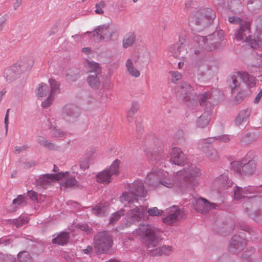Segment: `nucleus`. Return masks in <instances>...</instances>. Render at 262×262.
I'll return each mask as SVG.
<instances>
[{
	"label": "nucleus",
	"instance_id": "423d86ee",
	"mask_svg": "<svg viewBox=\"0 0 262 262\" xmlns=\"http://www.w3.org/2000/svg\"><path fill=\"white\" fill-rule=\"evenodd\" d=\"M93 36L94 40L97 42L110 41L116 40L118 33L115 28L108 24H105L100 25L95 29Z\"/></svg>",
	"mask_w": 262,
	"mask_h": 262
},
{
	"label": "nucleus",
	"instance_id": "1a4fd4ad",
	"mask_svg": "<svg viewBox=\"0 0 262 262\" xmlns=\"http://www.w3.org/2000/svg\"><path fill=\"white\" fill-rule=\"evenodd\" d=\"M223 33L222 31L215 32L213 34L208 36L207 37H204L200 35H194L193 36V41L194 42V47L193 51L195 54H199L200 50L203 49L211 51L216 48L215 46L211 47L208 46V41L211 40L212 37L216 36V35L219 36V40H222Z\"/></svg>",
	"mask_w": 262,
	"mask_h": 262
},
{
	"label": "nucleus",
	"instance_id": "4c0bfd02",
	"mask_svg": "<svg viewBox=\"0 0 262 262\" xmlns=\"http://www.w3.org/2000/svg\"><path fill=\"white\" fill-rule=\"evenodd\" d=\"M147 155H150L153 157L155 160H160L163 156V150L162 147H159V149H157L156 150H154L152 151H150L147 153Z\"/></svg>",
	"mask_w": 262,
	"mask_h": 262
},
{
	"label": "nucleus",
	"instance_id": "a878e982",
	"mask_svg": "<svg viewBox=\"0 0 262 262\" xmlns=\"http://www.w3.org/2000/svg\"><path fill=\"white\" fill-rule=\"evenodd\" d=\"M14 65L6 69L4 72V76L7 81L12 82L17 79L20 74Z\"/></svg>",
	"mask_w": 262,
	"mask_h": 262
},
{
	"label": "nucleus",
	"instance_id": "ea45409f",
	"mask_svg": "<svg viewBox=\"0 0 262 262\" xmlns=\"http://www.w3.org/2000/svg\"><path fill=\"white\" fill-rule=\"evenodd\" d=\"M124 214V210L120 209L113 213L110 217V224H114L117 221H118L121 216Z\"/></svg>",
	"mask_w": 262,
	"mask_h": 262
},
{
	"label": "nucleus",
	"instance_id": "338daca9",
	"mask_svg": "<svg viewBox=\"0 0 262 262\" xmlns=\"http://www.w3.org/2000/svg\"><path fill=\"white\" fill-rule=\"evenodd\" d=\"M82 52L85 53L87 55H89L91 53V50L90 48H84L82 49Z\"/></svg>",
	"mask_w": 262,
	"mask_h": 262
},
{
	"label": "nucleus",
	"instance_id": "f3484780",
	"mask_svg": "<svg viewBox=\"0 0 262 262\" xmlns=\"http://www.w3.org/2000/svg\"><path fill=\"white\" fill-rule=\"evenodd\" d=\"M145 210L141 206H136L127 213V220L130 223H134L142 220L144 217Z\"/></svg>",
	"mask_w": 262,
	"mask_h": 262
},
{
	"label": "nucleus",
	"instance_id": "5fc2aeb1",
	"mask_svg": "<svg viewBox=\"0 0 262 262\" xmlns=\"http://www.w3.org/2000/svg\"><path fill=\"white\" fill-rule=\"evenodd\" d=\"M229 21L231 24H238L241 25V24H243V22H246L247 21L243 20L240 19L238 17L236 16H231L228 18Z\"/></svg>",
	"mask_w": 262,
	"mask_h": 262
},
{
	"label": "nucleus",
	"instance_id": "e433bc0d",
	"mask_svg": "<svg viewBox=\"0 0 262 262\" xmlns=\"http://www.w3.org/2000/svg\"><path fill=\"white\" fill-rule=\"evenodd\" d=\"M107 211L106 207L100 204L92 209V213L96 215H103Z\"/></svg>",
	"mask_w": 262,
	"mask_h": 262
},
{
	"label": "nucleus",
	"instance_id": "052dcab7",
	"mask_svg": "<svg viewBox=\"0 0 262 262\" xmlns=\"http://www.w3.org/2000/svg\"><path fill=\"white\" fill-rule=\"evenodd\" d=\"M9 110H10V109H8L7 110V113H6V116L5 117V121H4L5 127V129H6V134L7 133L8 130V123H9L8 113H9Z\"/></svg>",
	"mask_w": 262,
	"mask_h": 262
},
{
	"label": "nucleus",
	"instance_id": "20e7f679",
	"mask_svg": "<svg viewBox=\"0 0 262 262\" xmlns=\"http://www.w3.org/2000/svg\"><path fill=\"white\" fill-rule=\"evenodd\" d=\"M49 82L50 88L47 84L41 83L36 90V94L38 98L42 99L47 96V98L41 103L42 106L45 108H48L51 105L59 91V84L55 80L50 79Z\"/></svg>",
	"mask_w": 262,
	"mask_h": 262
},
{
	"label": "nucleus",
	"instance_id": "f704fd0d",
	"mask_svg": "<svg viewBox=\"0 0 262 262\" xmlns=\"http://www.w3.org/2000/svg\"><path fill=\"white\" fill-rule=\"evenodd\" d=\"M69 238V236L67 232H61L56 238L53 239L52 243L63 246L67 244Z\"/></svg>",
	"mask_w": 262,
	"mask_h": 262
},
{
	"label": "nucleus",
	"instance_id": "412c9836",
	"mask_svg": "<svg viewBox=\"0 0 262 262\" xmlns=\"http://www.w3.org/2000/svg\"><path fill=\"white\" fill-rule=\"evenodd\" d=\"M33 62L31 59L23 58L18 60L14 65L15 68L21 74L31 69Z\"/></svg>",
	"mask_w": 262,
	"mask_h": 262
},
{
	"label": "nucleus",
	"instance_id": "dca6fc26",
	"mask_svg": "<svg viewBox=\"0 0 262 262\" xmlns=\"http://www.w3.org/2000/svg\"><path fill=\"white\" fill-rule=\"evenodd\" d=\"M234 165L238 166V170L241 174L250 175L255 169V163L253 160H250L247 162V160H244L242 162H235Z\"/></svg>",
	"mask_w": 262,
	"mask_h": 262
},
{
	"label": "nucleus",
	"instance_id": "864d4df0",
	"mask_svg": "<svg viewBox=\"0 0 262 262\" xmlns=\"http://www.w3.org/2000/svg\"><path fill=\"white\" fill-rule=\"evenodd\" d=\"M216 140L224 143H228L231 140V136L228 135H222L216 136Z\"/></svg>",
	"mask_w": 262,
	"mask_h": 262
},
{
	"label": "nucleus",
	"instance_id": "37998d69",
	"mask_svg": "<svg viewBox=\"0 0 262 262\" xmlns=\"http://www.w3.org/2000/svg\"><path fill=\"white\" fill-rule=\"evenodd\" d=\"M17 256L18 258L21 262H31V257L26 251L20 252Z\"/></svg>",
	"mask_w": 262,
	"mask_h": 262
},
{
	"label": "nucleus",
	"instance_id": "7c9ffc66",
	"mask_svg": "<svg viewBox=\"0 0 262 262\" xmlns=\"http://www.w3.org/2000/svg\"><path fill=\"white\" fill-rule=\"evenodd\" d=\"M137 196L131 194L128 190V192H123L122 195L120 197V201L124 206H127L128 204L137 201Z\"/></svg>",
	"mask_w": 262,
	"mask_h": 262
},
{
	"label": "nucleus",
	"instance_id": "774afa93",
	"mask_svg": "<svg viewBox=\"0 0 262 262\" xmlns=\"http://www.w3.org/2000/svg\"><path fill=\"white\" fill-rule=\"evenodd\" d=\"M242 229L243 230H244V231H246L247 232H248L249 234H250V232L251 231H252L250 228L248 226H244V227H242Z\"/></svg>",
	"mask_w": 262,
	"mask_h": 262
},
{
	"label": "nucleus",
	"instance_id": "8fccbe9b",
	"mask_svg": "<svg viewBox=\"0 0 262 262\" xmlns=\"http://www.w3.org/2000/svg\"><path fill=\"white\" fill-rule=\"evenodd\" d=\"M138 105L137 103H133L128 111L127 114V118L129 119V118H132L133 116L138 111Z\"/></svg>",
	"mask_w": 262,
	"mask_h": 262
},
{
	"label": "nucleus",
	"instance_id": "79ce46f5",
	"mask_svg": "<svg viewBox=\"0 0 262 262\" xmlns=\"http://www.w3.org/2000/svg\"><path fill=\"white\" fill-rule=\"evenodd\" d=\"M29 219L26 216H20L18 219L13 220V223L16 225V227L22 226L28 223Z\"/></svg>",
	"mask_w": 262,
	"mask_h": 262
},
{
	"label": "nucleus",
	"instance_id": "69168bd1",
	"mask_svg": "<svg viewBox=\"0 0 262 262\" xmlns=\"http://www.w3.org/2000/svg\"><path fill=\"white\" fill-rule=\"evenodd\" d=\"M80 229L81 230H83V231H89V227L86 224L82 225L80 226Z\"/></svg>",
	"mask_w": 262,
	"mask_h": 262
},
{
	"label": "nucleus",
	"instance_id": "9b49d317",
	"mask_svg": "<svg viewBox=\"0 0 262 262\" xmlns=\"http://www.w3.org/2000/svg\"><path fill=\"white\" fill-rule=\"evenodd\" d=\"M62 118L68 122H74L80 115L79 108L72 104H66L61 112Z\"/></svg>",
	"mask_w": 262,
	"mask_h": 262
},
{
	"label": "nucleus",
	"instance_id": "13d9d810",
	"mask_svg": "<svg viewBox=\"0 0 262 262\" xmlns=\"http://www.w3.org/2000/svg\"><path fill=\"white\" fill-rule=\"evenodd\" d=\"M28 148L27 145H24L21 146H16L15 147V152L19 154L21 152L25 151Z\"/></svg>",
	"mask_w": 262,
	"mask_h": 262
},
{
	"label": "nucleus",
	"instance_id": "c85d7f7f",
	"mask_svg": "<svg viewBox=\"0 0 262 262\" xmlns=\"http://www.w3.org/2000/svg\"><path fill=\"white\" fill-rule=\"evenodd\" d=\"M136 41V35L134 32L130 31L123 37L122 40V47L124 49H127L132 47Z\"/></svg>",
	"mask_w": 262,
	"mask_h": 262
},
{
	"label": "nucleus",
	"instance_id": "a211bd4d",
	"mask_svg": "<svg viewBox=\"0 0 262 262\" xmlns=\"http://www.w3.org/2000/svg\"><path fill=\"white\" fill-rule=\"evenodd\" d=\"M196 204L194 208L201 213H206L211 209H216L217 205L214 203H211L207 200L199 198L195 200Z\"/></svg>",
	"mask_w": 262,
	"mask_h": 262
},
{
	"label": "nucleus",
	"instance_id": "6e6552de",
	"mask_svg": "<svg viewBox=\"0 0 262 262\" xmlns=\"http://www.w3.org/2000/svg\"><path fill=\"white\" fill-rule=\"evenodd\" d=\"M94 247L98 253H107L113 245L112 236L106 231L100 232L94 238Z\"/></svg>",
	"mask_w": 262,
	"mask_h": 262
},
{
	"label": "nucleus",
	"instance_id": "bb28decb",
	"mask_svg": "<svg viewBox=\"0 0 262 262\" xmlns=\"http://www.w3.org/2000/svg\"><path fill=\"white\" fill-rule=\"evenodd\" d=\"M101 74H89L86 81L89 86L94 89H99L101 84Z\"/></svg>",
	"mask_w": 262,
	"mask_h": 262
},
{
	"label": "nucleus",
	"instance_id": "393cba45",
	"mask_svg": "<svg viewBox=\"0 0 262 262\" xmlns=\"http://www.w3.org/2000/svg\"><path fill=\"white\" fill-rule=\"evenodd\" d=\"M63 174V177L59 178L58 180H61L62 182L61 185L66 188L76 186L78 184V182L76 181L74 177L70 176L69 172H61Z\"/></svg>",
	"mask_w": 262,
	"mask_h": 262
},
{
	"label": "nucleus",
	"instance_id": "f03ea898",
	"mask_svg": "<svg viewBox=\"0 0 262 262\" xmlns=\"http://www.w3.org/2000/svg\"><path fill=\"white\" fill-rule=\"evenodd\" d=\"M136 233L145 241L147 250L153 256H169L173 251V248L171 246L163 245L156 247L161 238L162 232L151 225H140L136 229Z\"/></svg>",
	"mask_w": 262,
	"mask_h": 262
},
{
	"label": "nucleus",
	"instance_id": "473e14b6",
	"mask_svg": "<svg viewBox=\"0 0 262 262\" xmlns=\"http://www.w3.org/2000/svg\"><path fill=\"white\" fill-rule=\"evenodd\" d=\"M96 181L99 183L108 184L112 181V177L105 169L98 173L96 176Z\"/></svg>",
	"mask_w": 262,
	"mask_h": 262
},
{
	"label": "nucleus",
	"instance_id": "680f3d73",
	"mask_svg": "<svg viewBox=\"0 0 262 262\" xmlns=\"http://www.w3.org/2000/svg\"><path fill=\"white\" fill-rule=\"evenodd\" d=\"M22 3V0H16L15 2L13 4V7L14 10H16L21 5Z\"/></svg>",
	"mask_w": 262,
	"mask_h": 262
},
{
	"label": "nucleus",
	"instance_id": "5701e85b",
	"mask_svg": "<svg viewBox=\"0 0 262 262\" xmlns=\"http://www.w3.org/2000/svg\"><path fill=\"white\" fill-rule=\"evenodd\" d=\"M136 60L133 58H128L125 62L126 70L132 77L138 78L140 76V71L135 67Z\"/></svg>",
	"mask_w": 262,
	"mask_h": 262
},
{
	"label": "nucleus",
	"instance_id": "49530a36",
	"mask_svg": "<svg viewBox=\"0 0 262 262\" xmlns=\"http://www.w3.org/2000/svg\"><path fill=\"white\" fill-rule=\"evenodd\" d=\"M260 187L257 186H248L244 188V194H250L260 192Z\"/></svg>",
	"mask_w": 262,
	"mask_h": 262
},
{
	"label": "nucleus",
	"instance_id": "4be33fe9",
	"mask_svg": "<svg viewBox=\"0 0 262 262\" xmlns=\"http://www.w3.org/2000/svg\"><path fill=\"white\" fill-rule=\"evenodd\" d=\"M251 110L247 108L241 111L234 119V123L237 126H244L248 122L251 114Z\"/></svg>",
	"mask_w": 262,
	"mask_h": 262
},
{
	"label": "nucleus",
	"instance_id": "c03bdc74",
	"mask_svg": "<svg viewBox=\"0 0 262 262\" xmlns=\"http://www.w3.org/2000/svg\"><path fill=\"white\" fill-rule=\"evenodd\" d=\"M26 202L25 199V196L22 195H19L17 198L14 199L12 202L13 206H23L26 205Z\"/></svg>",
	"mask_w": 262,
	"mask_h": 262
},
{
	"label": "nucleus",
	"instance_id": "a19ab883",
	"mask_svg": "<svg viewBox=\"0 0 262 262\" xmlns=\"http://www.w3.org/2000/svg\"><path fill=\"white\" fill-rule=\"evenodd\" d=\"M37 142L45 148L49 149H54L55 145L53 143L49 142L43 138L40 137L37 139Z\"/></svg>",
	"mask_w": 262,
	"mask_h": 262
},
{
	"label": "nucleus",
	"instance_id": "3c124183",
	"mask_svg": "<svg viewBox=\"0 0 262 262\" xmlns=\"http://www.w3.org/2000/svg\"><path fill=\"white\" fill-rule=\"evenodd\" d=\"M211 97V94L206 92L199 95V102L201 105H203Z\"/></svg>",
	"mask_w": 262,
	"mask_h": 262
},
{
	"label": "nucleus",
	"instance_id": "e2e57ef3",
	"mask_svg": "<svg viewBox=\"0 0 262 262\" xmlns=\"http://www.w3.org/2000/svg\"><path fill=\"white\" fill-rule=\"evenodd\" d=\"M262 97V89L260 90V92L257 94L256 95L255 100L254 102L255 103H257L259 102L260 98Z\"/></svg>",
	"mask_w": 262,
	"mask_h": 262
},
{
	"label": "nucleus",
	"instance_id": "09e8293b",
	"mask_svg": "<svg viewBox=\"0 0 262 262\" xmlns=\"http://www.w3.org/2000/svg\"><path fill=\"white\" fill-rule=\"evenodd\" d=\"M183 48L179 47L177 45H174L173 47L170 48V51L172 53L173 56L176 58L181 57V53L182 51Z\"/></svg>",
	"mask_w": 262,
	"mask_h": 262
},
{
	"label": "nucleus",
	"instance_id": "72a5a7b5",
	"mask_svg": "<svg viewBox=\"0 0 262 262\" xmlns=\"http://www.w3.org/2000/svg\"><path fill=\"white\" fill-rule=\"evenodd\" d=\"M120 164V161L118 159H116L113 161L109 168L105 169L112 177L114 176H116L119 174Z\"/></svg>",
	"mask_w": 262,
	"mask_h": 262
},
{
	"label": "nucleus",
	"instance_id": "0eeeda50",
	"mask_svg": "<svg viewBox=\"0 0 262 262\" xmlns=\"http://www.w3.org/2000/svg\"><path fill=\"white\" fill-rule=\"evenodd\" d=\"M250 22L247 21L243 22L240 25L238 31L235 34L236 39L238 41H243L250 46L253 49H257L261 47V41L252 39L250 35Z\"/></svg>",
	"mask_w": 262,
	"mask_h": 262
},
{
	"label": "nucleus",
	"instance_id": "2eb2a0df",
	"mask_svg": "<svg viewBox=\"0 0 262 262\" xmlns=\"http://www.w3.org/2000/svg\"><path fill=\"white\" fill-rule=\"evenodd\" d=\"M63 174L61 173L55 174H46L41 175L36 180V185L37 187L46 188L48 187L51 183L61 177Z\"/></svg>",
	"mask_w": 262,
	"mask_h": 262
},
{
	"label": "nucleus",
	"instance_id": "f8f14e48",
	"mask_svg": "<svg viewBox=\"0 0 262 262\" xmlns=\"http://www.w3.org/2000/svg\"><path fill=\"white\" fill-rule=\"evenodd\" d=\"M249 202L252 208L256 209L255 212L250 214L251 217L258 224H262V197L255 196L251 198Z\"/></svg>",
	"mask_w": 262,
	"mask_h": 262
},
{
	"label": "nucleus",
	"instance_id": "2f4dec72",
	"mask_svg": "<svg viewBox=\"0 0 262 262\" xmlns=\"http://www.w3.org/2000/svg\"><path fill=\"white\" fill-rule=\"evenodd\" d=\"M211 118V114L209 112H204L196 121V125L200 128L206 127L209 124Z\"/></svg>",
	"mask_w": 262,
	"mask_h": 262
},
{
	"label": "nucleus",
	"instance_id": "f257e3e1",
	"mask_svg": "<svg viewBox=\"0 0 262 262\" xmlns=\"http://www.w3.org/2000/svg\"><path fill=\"white\" fill-rule=\"evenodd\" d=\"M200 175V168L191 164L172 173L162 170L152 171L147 174L145 182L153 188H176L179 192L184 193L188 187L198 184V178Z\"/></svg>",
	"mask_w": 262,
	"mask_h": 262
},
{
	"label": "nucleus",
	"instance_id": "aec40b11",
	"mask_svg": "<svg viewBox=\"0 0 262 262\" xmlns=\"http://www.w3.org/2000/svg\"><path fill=\"white\" fill-rule=\"evenodd\" d=\"M166 212L167 213H169V214L163 219V222L167 224H170L178 220V217L180 215L181 211L180 209L173 206L167 209Z\"/></svg>",
	"mask_w": 262,
	"mask_h": 262
},
{
	"label": "nucleus",
	"instance_id": "6e6d98bb",
	"mask_svg": "<svg viewBox=\"0 0 262 262\" xmlns=\"http://www.w3.org/2000/svg\"><path fill=\"white\" fill-rule=\"evenodd\" d=\"M230 8H234L241 5L240 0H225Z\"/></svg>",
	"mask_w": 262,
	"mask_h": 262
},
{
	"label": "nucleus",
	"instance_id": "603ef678",
	"mask_svg": "<svg viewBox=\"0 0 262 262\" xmlns=\"http://www.w3.org/2000/svg\"><path fill=\"white\" fill-rule=\"evenodd\" d=\"M169 74L171 75V80L173 83H176L178 81L180 80L182 78V75L180 73L176 71H170Z\"/></svg>",
	"mask_w": 262,
	"mask_h": 262
},
{
	"label": "nucleus",
	"instance_id": "4468645a",
	"mask_svg": "<svg viewBox=\"0 0 262 262\" xmlns=\"http://www.w3.org/2000/svg\"><path fill=\"white\" fill-rule=\"evenodd\" d=\"M243 233L235 235L231 238L229 245V250L230 252L236 254L241 252L246 246V241L243 237Z\"/></svg>",
	"mask_w": 262,
	"mask_h": 262
},
{
	"label": "nucleus",
	"instance_id": "4d7b16f0",
	"mask_svg": "<svg viewBox=\"0 0 262 262\" xmlns=\"http://www.w3.org/2000/svg\"><path fill=\"white\" fill-rule=\"evenodd\" d=\"M80 168L83 170L88 169L89 167V162L88 160L85 159L80 162Z\"/></svg>",
	"mask_w": 262,
	"mask_h": 262
},
{
	"label": "nucleus",
	"instance_id": "b1692460",
	"mask_svg": "<svg viewBox=\"0 0 262 262\" xmlns=\"http://www.w3.org/2000/svg\"><path fill=\"white\" fill-rule=\"evenodd\" d=\"M49 126L50 129V134L51 136L55 138H62L64 137L66 133L64 132L61 130L57 128L56 124L55 123V120L54 118H49L48 119Z\"/></svg>",
	"mask_w": 262,
	"mask_h": 262
},
{
	"label": "nucleus",
	"instance_id": "6ab92c4d",
	"mask_svg": "<svg viewBox=\"0 0 262 262\" xmlns=\"http://www.w3.org/2000/svg\"><path fill=\"white\" fill-rule=\"evenodd\" d=\"M127 190L137 197H144L146 191L144 189L143 183L140 181H135L132 184L127 185Z\"/></svg>",
	"mask_w": 262,
	"mask_h": 262
},
{
	"label": "nucleus",
	"instance_id": "bf43d9fd",
	"mask_svg": "<svg viewBox=\"0 0 262 262\" xmlns=\"http://www.w3.org/2000/svg\"><path fill=\"white\" fill-rule=\"evenodd\" d=\"M28 195L32 200L37 201V200H38L37 193L34 191H32V190L28 191Z\"/></svg>",
	"mask_w": 262,
	"mask_h": 262
},
{
	"label": "nucleus",
	"instance_id": "c9c22d12",
	"mask_svg": "<svg viewBox=\"0 0 262 262\" xmlns=\"http://www.w3.org/2000/svg\"><path fill=\"white\" fill-rule=\"evenodd\" d=\"M216 140V136L202 139L199 142L198 147L199 148L211 147L210 145L214 142Z\"/></svg>",
	"mask_w": 262,
	"mask_h": 262
},
{
	"label": "nucleus",
	"instance_id": "cd10ccee",
	"mask_svg": "<svg viewBox=\"0 0 262 262\" xmlns=\"http://www.w3.org/2000/svg\"><path fill=\"white\" fill-rule=\"evenodd\" d=\"M205 155L206 158L211 161H216L219 158L217 151L213 147L199 148Z\"/></svg>",
	"mask_w": 262,
	"mask_h": 262
},
{
	"label": "nucleus",
	"instance_id": "c756f323",
	"mask_svg": "<svg viewBox=\"0 0 262 262\" xmlns=\"http://www.w3.org/2000/svg\"><path fill=\"white\" fill-rule=\"evenodd\" d=\"M85 65L89 74H101V68L99 63L86 60Z\"/></svg>",
	"mask_w": 262,
	"mask_h": 262
},
{
	"label": "nucleus",
	"instance_id": "de8ad7c7",
	"mask_svg": "<svg viewBox=\"0 0 262 262\" xmlns=\"http://www.w3.org/2000/svg\"><path fill=\"white\" fill-rule=\"evenodd\" d=\"M147 212L150 216H159L162 215L164 212L155 207L149 209Z\"/></svg>",
	"mask_w": 262,
	"mask_h": 262
},
{
	"label": "nucleus",
	"instance_id": "39448f33",
	"mask_svg": "<svg viewBox=\"0 0 262 262\" xmlns=\"http://www.w3.org/2000/svg\"><path fill=\"white\" fill-rule=\"evenodd\" d=\"M242 81L249 88L254 86L256 83L255 78L248 73H234L228 79V83L232 93L239 91Z\"/></svg>",
	"mask_w": 262,
	"mask_h": 262
},
{
	"label": "nucleus",
	"instance_id": "58836bf2",
	"mask_svg": "<svg viewBox=\"0 0 262 262\" xmlns=\"http://www.w3.org/2000/svg\"><path fill=\"white\" fill-rule=\"evenodd\" d=\"M244 188L236 186L234 189V199L237 200H239L242 198H246L247 194H244Z\"/></svg>",
	"mask_w": 262,
	"mask_h": 262
},
{
	"label": "nucleus",
	"instance_id": "ddd939ff",
	"mask_svg": "<svg viewBox=\"0 0 262 262\" xmlns=\"http://www.w3.org/2000/svg\"><path fill=\"white\" fill-rule=\"evenodd\" d=\"M169 155L170 161L174 165L183 166L188 162L187 156L179 148H172Z\"/></svg>",
	"mask_w": 262,
	"mask_h": 262
},
{
	"label": "nucleus",
	"instance_id": "9d476101",
	"mask_svg": "<svg viewBox=\"0 0 262 262\" xmlns=\"http://www.w3.org/2000/svg\"><path fill=\"white\" fill-rule=\"evenodd\" d=\"M175 91L177 96L186 101H188L191 99L194 100L196 96L193 88L186 82H182L180 85H178L176 88Z\"/></svg>",
	"mask_w": 262,
	"mask_h": 262
},
{
	"label": "nucleus",
	"instance_id": "a18cd8bd",
	"mask_svg": "<svg viewBox=\"0 0 262 262\" xmlns=\"http://www.w3.org/2000/svg\"><path fill=\"white\" fill-rule=\"evenodd\" d=\"M106 4L104 1H101L95 5L96 9L95 12L97 14H103L104 13L103 8H105Z\"/></svg>",
	"mask_w": 262,
	"mask_h": 262
},
{
	"label": "nucleus",
	"instance_id": "7ed1b4c3",
	"mask_svg": "<svg viewBox=\"0 0 262 262\" xmlns=\"http://www.w3.org/2000/svg\"><path fill=\"white\" fill-rule=\"evenodd\" d=\"M216 16L210 8L193 11L189 18V25L193 31L200 32L211 25Z\"/></svg>",
	"mask_w": 262,
	"mask_h": 262
},
{
	"label": "nucleus",
	"instance_id": "0e129e2a",
	"mask_svg": "<svg viewBox=\"0 0 262 262\" xmlns=\"http://www.w3.org/2000/svg\"><path fill=\"white\" fill-rule=\"evenodd\" d=\"M92 247L88 246L86 248L83 249L82 251L84 254H89L91 252H92Z\"/></svg>",
	"mask_w": 262,
	"mask_h": 262
}]
</instances>
